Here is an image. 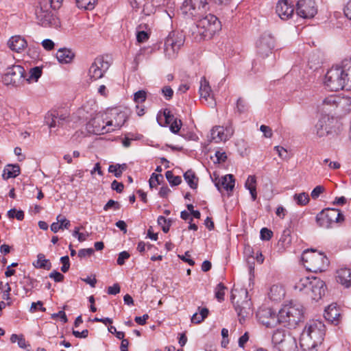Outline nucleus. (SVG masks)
Instances as JSON below:
<instances>
[{"instance_id":"obj_1","label":"nucleus","mask_w":351,"mask_h":351,"mask_svg":"<svg viewBox=\"0 0 351 351\" xmlns=\"http://www.w3.org/2000/svg\"><path fill=\"white\" fill-rule=\"evenodd\" d=\"M325 86L331 91L351 89V58L332 66L325 75Z\"/></svg>"},{"instance_id":"obj_2","label":"nucleus","mask_w":351,"mask_h":351,"mask_svg":"<svg viewBox=\"0 0 351 351\" xmlns=\"http://www.w3.org/2000/svg\"><path fill=\"white\" fill-rule=\"evenodd\" d=\"M325 325L319 320H311L306 323L300 337V345L303 351H314L321 345L325 336Z\"/></svg>"},{"instance_id":"obj_3","label":"nucleus","mask_w":351,"mask_h":351,"mask_svg":"<svg viewBox=\"0 0 351 351\" xmlns=\"http://www.w3.org/2000/svg\"><path fill=\"white\" fill-rule=\"evenodd\" d=\"M197 19L195 30L193 31V34L199 40L211 38L221 28V22L213 14H209Z\"/></svg>"},{"instance_id":"obj_4","label":"nucleus","mask_w":351,"mask_h":351,"mask_svg":"<svg viewBox=\"0 0 351 351\" xmlns=\"http://www.w3.org/2000/svg\"><path fill=\"white\" fill-rule=\"evenodd\" d=\"M295 289L304 291L312 300L318 301L325 294V282L319 278L305 277L295 285Z\"/></svg>"},{"instance_id":"obj_5","label":"nucleus","mask_w":351,"mask_h":351,"mask_svg":"<svg viewBox=\"0 0 351 351\" xmlns=\"http://www.w3.org/2000/svg\"><path fill=\"white\" fill-rule=\"evenodd\" d=\"M303 317V308L299 304L290 302L284 305L278 313V324L287 327H295Z\"/></svg>"},{"instance_id":"obj_6","label":"nucleus","mask_w":351,"mask_h":351,"mask_svg":"<svg viewBox=\"0 0 351 351\" xmlns=\"http://www.w3.org/2000/svg\"><path fill=\"white\" fill-rule=\"evenodd\" d=\"M209 10L208 0H185L180 11L186 19H197L204 16Z\"/></svg>"},{"instance_id":"obj_7","label":"nucleus","mask_w":351,"mask_h":351,"mask_svg":"<svg viewBox=\"0 0 351 351\" xmlns=\"http://www.w3.org/2000/svg\"><path fill=\"white\" fill-rule=\"evenodd\" d=\"M3 82L6 85L19 86L25 82V70L19 64L8 66L3 76Z\"/></svg>"},{"instance_id":"obj_8","label":"nucleus","mask_w":351,"mask_h":351,"mask_svg":"<svg viewBox=\"0 0 351 351\" xmlns=\"http://www.w3.org/2000/svg\"><path fill=\"white\" fill-rule=\"evenodd\" d=\"M184 43V36L182 32H171L165 42L164 51L165 56L169 59L175 58Z\"/></svg>"},{"instance_id":"obj_9","label":"nucleus","mask_w":351,"mask_h":351,"mask_svg":"<svg viewBox=\"0 0 351 351\" xmlns=\"http://www.w3.org/2000/svg\"><path fill=\"white\" fill-rule=\"evenodd\" d=\"M110 66V63L104 57L97 56L91 63L88 76L92 81L102 78Z\"/></svg>"},{"instance_id":"obj_10","label":"nucleus","mask_w":351,"mask_h":351,"mask_svg":"<svg viewBox=\"0 0 351 351\" xmlns=\"http://www.w3.org/2000/svg\"><path fill=\"white\" fill-rule=\"evenodd\" d=\"M275 39L270 34L265 33L261 36L256 43V49L257 56L261 58H265L274 48Z\"/></svg>"},{"instance_id":"obj_11","label":"nucleus","mask_w":351,"mask_h":351,"mask_svg":"<svg viewBox=\"0 0 351 351\" xmlns=\"http://www.w3.org/2000/svg\"><path fill=\"white\" fill-rule=\"evenodd\" d=\"M35 14L38 24L43 27H58L60 25L59 19L41 5L36 9Z\"/></svg>"},{"instance_id":"obj_12","label":"nucleus","mask_w":351,"mask_h":351,"mask_svg":"<svg viewBox=\"0 0 351 351\" xmlns=\"http://www.w3.org/2000/svg\"><path fill=\"white\" fill-rule=\"evenodd\" d=\"M86 128L89 132L95 134H103L111 132L109 125L104 121V114L101 112L97 113L86 125Z\"/></svg>"},{"instance_id":"obj_13","label":"nucleus","mask_w":351,"mask_h":351,"mask_svg":"<svg viewBox=\"0 0 351 351\" xmlns=\"http://www.w3.org/2000/svg\"><path fill=\"white\" fill-rule=\"evenodd\" d=\"M297 14L304 19H312L317 13V6L313 0H299L296 4Z\"/></svg>"},{"instance_id":"obj_14","label":"nucleus","mask_w":351,"mask_h":351,"mask_svg":"<svg viewBox=\"0 0 351 351\" xmlns=\"http://www.w3.org/2000/svg\"><path fill=\"white\" fill-rule=\"evenodd\" d=\"M335 119L329 117L320 119L315 125L316 134L319 137H324L332 134Z\"/></svg>"},{"instance_id":"obj_15","label":"nucleus","mask_w":351,"mask_h":351,"mask_svg":"<svg viewBox=\"0 0 351 351\" xmlns=\"http://www.w3.org/2000/svg\"><path fill=\"white\" fill-rule=\"evenodd\" d=\"M329 264L328 258L322 253H317L311 258L309 265H305L307 269L313 272H321L326 269Z\"/></svg>"},{"instance_id":"obj_16","label":"nucleus","mask_w":351,"mask_h":351,"mask_svg":"<svg viewBox=\"0 0 351 351\" xmlns=\"http://www.w3.org/2000/svg\"><path fill=\"white\" fill-rule=\"evenodd\" d=\"M256 316L260 322L267 327H274L278 324V315H276L270 308L260 309L257 312Z\"/></svg>"},{"instance_id":"obj_17","label":"nucleus","mask_w":351,"mask_h":351,"mask_svg":"<svg viewBox=\"0 0 351 351\" xmlns=\"http://www.w3.org/2000/svg\"><path fill=\"white\" fill-rule=\"evenodd\" d=\"M233 132L230 128H224L222 126L217 125L210 131V139L215 143L228 141L232 135Z\"/></svg>"},{"instance_id":"obj_18","label":"nucleus","mask_w":351,"mask_h":351,"mask_svg":"<svg viewBox=\"0 0 351 351\" xmlns=\"http://www.w3.org/2000/svg\"><path fill=\"white\" fill-rule=\"evenodd\" d=\"M276 12L282 20H288L294 13V6L287 0H280L276 7Z\"/></svg>"},{"instance_id":"obj_19","label":"nucleus","mask_w":351,"mask_h":351,"mask_svg":"<svg viewBox=\"0 0 351 351\" xmlns=\"http://www.w3.org/2000/svg\"><path fill=\"white\" fill-rule=\"evenodd\" d=\"M110 115L112 116V118L106 121V125H109V128L112 127L111 132L120 129L127 120V116L124 112L112 110Z\"/></svg>"},{"instance_id":"obj_20","label":"nucleus","mask_w":351,"mask_h":351,"mask_svg":"<svg viewBox=\"0 0 351 351\" xmlns=\"http://www.w3.org/2000/svg\"><path fill=\"white\" fill-rule=\"evenodd\" d=\"M235 311L239 317V322L242 323L245 321V317L252 315V302L250 300L243 301L241 304L238 302L234 305Z\"/></svg>"},{"instance_id":"obj_21","label":"nucleus","mask_w":351,"mask_h":351,"mask_svg":"<svg viewBox=\"0 0 351 351\" xmlns=\"http://www.w3.org/2000/svg\"><path fill=\"white\" fill-rule=\"evenodd\" d=\"M199 92L201 99L208 101V104L210 106L215 104L213 97L212 95L211 88L205 77H202L201 79Z\"/></svg>"},{"instance_id":"obj_22","label":"nucleus","mask_w":351,"mask_h":351,"mask_svg":"<svg viewBox=\"0 0 351 351\" xmlns=\"http://www.w3.org/2000/svg\"><path fill=\"white\" fill-rule=\"evenodd\" d=\"M315 219H344V217L339 209L327 208L319 212Z\"/></svg>"},{"instance_id":"obj_23","label":"nucleus","mask_w":351,"mask_h":351,"mask_svg":"<svg viewBox=\"0 0 351 351\" xmlns=\"http://www.w3.org/2000/svg\"><path fill=\"white\" fill-rule=\"evenodd\" d=\"M8 45L12 51L20 53L27 48V43L21 36H14L9 39Z\"/></svg>"},{"instance_id":"obj_24","label":"nucleus","mask_w":351,"mask_h":351,"mask_svg":"<svg viewBox=\"0 0 351 351\" xmlns=\"http://www.w3.org/2000/svg\"><path fill=\"white\" fill-rule=\"evenodd\" d=\"M324 316L327 321L335 325L338 324L341 313L337 304H331L326 308Z\"/></svg>"},{"instance_id":"obj_25","label":"nucleus","mask_w":351,"mask_h":351,"mask_svg":"<svg viewBox=\"0 0 351 351\" xmlns=\"http://www.w3.org/2000/svg\"><path fill=\"white\" fill-rule=\"evenodd\" d=\"M163 115L165 117V123L167 124H170V130L171 132L174 134H177L182 126V121L180 119H174L173 114H171V112L167 109L164 110Z\"/></svg>"},{"instance_id":"obj_26","label":"nucleus","mask_w":351,"mask_h":351,"mask_svg":"<svg viewBox=\"0 0 351 351\" xmlns=\"http://www.w3.org/2000/svg\"><path fill=\"white\" fill-rule=\"evenodd\" d=\"M337 280L346 288L351 287V269L341 268L337 271Z\"/></svg>"},{"instance_id":"obj_27","label":"nucleus","mask_w":351,"mask_h":351,"mask_svg":"<svg viewBox=\"0 0 351 351\" xmlns=\"http://www.w3.org/2000/svg\"><path fill=\"white\" fill-rule=\"evenodd\" d=\"M235 180L232 174H228L223 176L217 183L216 186L218 189H224L227 191H232L234 187Z\"/></svg>"},{"instance_id":"obj_28","label":"nucleus","mask_w":351,"mask_h":351,"mask_svg":"<svg viewBox=\"0 0 351 351\" xmlns=\"http://www.w3.org/2000/svg\"><path fill=\"white\" fill-rule=\"evenodd\" d=\"M75 57L74 53L67 48H61L56 53V58L61 64L70 63Z\"/></svg>"},{"instance_id":"obj_29","label":"nucleus","mask_w":351,"mask_h":351,"mask_svg":"<svg viewBox=\"0 0 351 351\" xmlns=\"http://www.w3.org/2000/svg\"><path fill=\"white\" fill-rule=\"evenodd\" d=\"M271 340L274 344L279 345L280 346V349L282 350L285 349V346L287 341L291 342L293 345L294 344V341L290 337L287 339L284 332L280 330H276L274 332Z\"/></svg>"},{"instance_id":"obj_30","label":"nucleus","mask_w":351,"mask_h":351,"mask_svg":"<svg viewBox=\"0 0 351 351\" xmlns=\"http://www.w3.org/2000/svg\"><path fill=\"white\" fill-rule=\"evenodd\" d=\"M285 291L281 285H274L270 288L269 297L274 301H279L284 298Z\"/></svg>"},{"instance_id":"obj_31","label":"nucleus","mask_w":351,"mask_h":351,"mask_svg":"<svg viewBox=\"0 0 351 351\" xmlns=\"http://www.w3.org/2000/svg\"><path fill=\"white\" fill-rule=\"evenodd\" d=\"M20 173V167L18 165H8L3 169L2 177L4 180L16 178Z\"/></svg>"},{"instance_id":"obj_32","label":"nucleus","mask_w":351,"mask_h":351,"mask_svg":"<svg viewBox=\"0 0 351 351\" xmlns=\"http://www.w3.org/2000/svg\"><path fill=\"white\" fill-rule=\"evenodd\" d=\"M342 99L336 95H330L323 100L324 108L329 110L330 108H337L341 102Z\"/></svg>"},{"instance_id":"obj_33","label":"nucleus","mask_w":351,"mask_h":351,"mask_svg":"<svg viewBox=\"0 0 351 351\" xmlns=\"http://www.w3.org/2000/svg\"><path fill=\"white\" fill-rule=\"evenodd\" d=\"M245 186L249 190L252 196V199L254 201L256 199V179L254 176H249L245 183Z\"/></svg>"},{"instance_id":"obj_34","label":"nucleus","mask_w":351,"mask_h":351,"mask_svg":"<svg viewBox=\"0 0 351 351\" xmlns=\"http://www.w3.org/2000/svg\"><path fill=\"white\" fill-rule=\"evenodd\" d=\"M34 266L36 268L44 269L49 270L51 268V263L49 259L45 258L43 254H38L37 255V261L33 263Z\"/></svg>"},{"instance_id":"obj_35","label":"nucleus","mask_w":351,"mask_h":351,"mask_svg":"<svg viewBox=\"0 0 351 351\" xmlns=\"http://www.w3.org/2000/svg\"><path fill=\"white\" fill-rule=\"evenodd\" d=\"M58 112H49L45 117V123L49 127V128H53L61 125L59 120L58 119Z\"/></svg>"},{"instance_id":"obj_36","label":"nucleus","mask_w":351,"mask_h":351,"mask_svg":"<svg viewBox=\"0 0 351 351\" xmlns=\"http://www.w3.org/2000/svg\"><path fill=\"white\" fill-rule=\"evenodd\" d=\"M42 75V69L38 66L32 68L29 71L28 76L25 75V82L31 83L32 82H37Z\"/></svg>"},{"instance_id":"obj_37","label":"nucleus","mask_w":351,"mask_h":351,"mask_svg":"<svg viewBox=\"0 0 351 351\" xmlns=\"http://www.w3.org/2000/svg\"><path fill=\"white\" fill-rule=\"evenodd\" d=\"M293 199L297 205L303 206H306L309 202L310 198L307 193L302 192L295 193L293 196Z\"/></svg>"},{"instance_id":"obj_38","label":"nucleus","mask_w":351,"mask_h":351,"mask_svg":"<svg viewBox=\"0 0 351 351\" xmlns=\"http://www.w3.org/2000/svg\"><path fill=\"white\" fill-rule=\"evenodd\" d=\"M184 178L191 189H196L197 186V178L192 170L186 171L184 174Z\"/></svg>"},{"instance_id":"obj_39","label":"nucleus","mask_w":351,"mask_h":351,"mask_svg":"<svg viewBox=\"0 0 351 351\" xmlns=\"http://www.w3.org/2000/svg\"><path fill=\"white\" fill-rule=\"evenodd\" d=\"M75 1L79 8L92 10L95 6L97 0H75Z\"/></svg>"},{"instance_id":"obj_40","label":"nucleus","mask_w":351,"mask_h":351,"mask_svg":"<svg viewBox=\"0 0 351 351\" xmlns=\"http://www.w3.org/2000/svg\"><path fill=\"white\" fill-rule=\"evenodd\" d=\"M341 221H316V223L319 228L324 230H329L338 228Z\"/></svg>"},{"instance_id":"obj_41","label":"nucleus","mask_w":351,"mask_h":351,"mask_svg":"<svg viewBox=\"0 0 351 351\" xmlns=\"http://www.w3.org/2000/svg\"><path fill=\"white\" fill-rule=\"evenodd\" d=\"M10 341L12 343L17 342L18 346L23 349H25L29 344L27 343L23 335L12 334L10 337Z\"/></svg>"},{"instance_id":"obj_42","label":"nucleus","mask_w":351,"mask_h":351,"mask_svg":"<svg viewBox=\"0 0 351 351\" xmlns=\"http://www.w3.org/2000/svg\"><path fill=\"white\" fill-rule=\"evenodd\" d=\"M226 287L222 283H219L215 289V296L219 302L224 300L225 290Z\"/></svg>"},{"instance_id":"obj_43","label":"nucleus","mask_w":351,"mask_h":351,"mask_svg":"<svg viewBox=\"0 0 351 351\" xmlns=\"http://www.w3.org/2000/svg\"><path fill=\"white\" fill-rule=\"evenodd\" d=\"M165 176L167 180L171 186H178L182 182L181 177L178 176H174L171 171H167L165 173Z\"/></svg>"},{"instance_id":"obj_44","label":"nucleus","mask_w":351,"mask_h":351,"mask_svg":"<svg viewBox=\"0 0 351 351\" xmlns=\"http://www.w3.org/2000/svg\"><path fill=\"white\" fill-rule=\"evenodd\" d=\"M316 254L317 253L312 249L304 250L302 254V261L304 265H309L311 262V258L314 257V255Z\"/></svg>"},{"instance_id":"obj_45","label":"nucleus","mask_w":351,"mask_h":351,"mask_svg":"<svg viewBox=\"0 0 351 351\" xmlns=\"http://www.w3.org/2000/svg\"><path fill=\"white\" fill-rule=\"evenodd\" d=\"M7 217L9 219H14L15 217L16 219H23L24 213L21 210H17L15 208H12L8 211Z\"/></svg>"},{"instance_id":"obj_46","label":"nucleus","mask_w":351,"mask_h":351,"mask_svg":"<svg viewBox=\"0 0 351 351\" xmlns=\"http://www.w3.org/2000/svg\"><path fill=\"white\" fill-rule=\"evenodd\" d=\"M24 283L25 284V287H24L25 292L27 293L30 291L34 287L35 283H36V280L30 277H25Z\"/></svg>"},{"instance_id":"obj_47","label":"nucleus","mask_w":351,"mask_h":351,"mask_svg":"<svg viewBox=\"0 0 351 351\" xmlns=\"http://www.w3.org/2000/svg\"><path fill=\"white\" fill-rule=\"evenodd\" d=\"M272 236L273 232L271 230L267 228H263L261 230L260 237L261 240L269 241L271 239Z\"/></svg>"},{"instance_id":"obj_48","label":"nucleus","mask_w":351,"mask_h":351,"mask_svg":"<svg viewBox=\"0 0 351 351\" xmlns=\"http://www.w3.org/2000/svg\"><path fill=\"white\" fill-rule=\"evenodd\" d=\"M237 110L239 114L243 113L247 110L246 102L242 99L239 98L237 101Z\"/></svg>"},{"instance_id":"obj_49","label":"nucleus","mask_w":351,"mask_h":351,"mask_svg":"<svg viewBox=\"0 0 351 351\" xmlns=\"http://www.w3.org/2000/svg\"><path fill=\"white\" fill-rule=\"evenodd\" d=\"M162 176L161 174H156L152 173L150 179H149V186L151 188L156 186L158 184H160V180L162 179Z\"/></svg>"},{"instance_id":"obj_50","label":"nucleus","mask_w":351,"mask_h":351,"mask_svg":"<svg viewBox=\"0 0 351 351\" xmlns=\"http://www.w3.org/2000/svg\"><path fill=\"white\" fill-rule=\"evenodd\" d=\"M274 149L277 152L279 157L284 160H288L290 156L288 154V152L286 149L281 146H276Z\"/></svg>"},{"instance_id":"obj_51","label":"nucleus","mask_w":351,"mask_h":351,"mask_svg":"<svg viewBox=\"0 0 351 351\" xmlns=\"http://www.w3.org/2000/svg\"><path fill=\"white\" fill-rule=\"evenodd\" d=\"M146 99V92L145 90H138L134 95V101L136 103L143 102Z\"/></svg>"},{"instance_id":"obj_52","label":"nucleus","mask_w":351,"mask_h":351,"mask_svg":"<svg viewBox=\"0 0 351 351\" xmlns=\"http://www.w3.org/2000/svg\"><path fill=\"white\" fill-rule=\"evenodd\" d=\"M94 252L95 250L93 248L81 249L78 251L77 255L80 258H82L87 256H90L94 254Z\"/></svg>"},{"instance_id":"obj_53","label":"nucleus","mask_w":351,"mask_h":351,"mask_svg":"<svg viewBox=\"0 0 351 351\" xmlns=\"http://www.w3.org/2000/svg\"><path fill=\"white\" fill-rule=\"evenodd\" d=\"M161 91H162V95H164V97H165V99L167 100L171 99L173 95V90L169 86H164L161 89Z\"/></svg>"},{"instance_id":"obj_54","label":"nucleus","mask_w":351,"mask_h":351,"mask_svg":"<svg viewBox=\"0 0 351 351\" xmlns=\"http://www.w3.org/2000/svg\"><path fill=\"white\" fill-rule=\"evenodd\" d=\"M215 156L216 157L217 163L224 162L227 159L226 153L222 150L216 151Z\"/></svg>"},{"instance_id":"obj_55","label":"nucleus","mask_w":351,"mask_h":351,"mask_svg":"<svg viewBox=\"0 0 351 351\" xmlns=\"http://www.w3.org/2000/svg\"><path fill=\"white\" fill-rule=\"evenodd\" d=\"M130 254L126 251H123L119 253L117 263L119 265H123L125 263V261L130 258Z\"/></svg>"},{"instance_id":"obj_56","label":"nucleus","mask_w":351,"mask_h":351,"mask_svg":"<svg viewBox=\"0 0 351 351\" xmlns=\"http://www.w3.org/2000/svg\"><path fill=\"white\" fill-rule=\"evenodd\" d=\"M60 261L62 263V266L61 267V271L64 273H66L70 267L69 263V258L68 256H64L60 258Z\"/></svg>"},{"instance_id":"obj_57","label":"nucleus","mask_w":351,"mask_h":351,"mask_svg":"<svg viewBox=\"0 0 351 351\" xmlns=\"http://www.w3.org/2000/svg\"><path fill=\"white\" fill-rule=\"evenodd\" d=\"M49 277L53 278L54 281L56 282H62L64 278V276L62 274L56 270L51 272L49 275Z\"/></svg>"},{"instance_id":"obj_58","label":"nucleus","mask_w":351,"mask_h":351,"mask_svg":"<svg viewBox=\"0 0 351 351\" xmlns=\"http://www.w3.org/2000/svg\"><path fill=\"white\" fill-rule=\"evenodd\" d=\"M43 48L47 51H51L54 48L55 43L51 39H45L41 43Z\"/></svg>"},{"instance_id":"obj_59","label":"nucleus","mask_w":351,"mask_h":351,"mask_svg":"<svg viewBox=\"0 0 351 351\" xmlns=\"http://www.w3.org/2000/svg\"><path fill=\"white\" fill-rule=\"evenodd\" d=\"M324 191V188L322 186H315L311 191V195L313 199H317Z\"/></svg>"},{"instance_id":"obj_60","label":"nucleus","mask_w":351,"mask_h":351,"mask_svg":"<svg viewBox=\"0 0 351 351\" xmlns=\"http://www.w3.org/2000/svg\"><path fill=\"white\" fill-rule=\"evenodd\" d=\"M38 306H39V310L40 311H46V308L43 306V302L41 301H38L37 302H32L30 307V311L32 313L36 312L38 310Z\"/></svg>"},{"instance_id":"obj_61","label":"nucleus","mask_w":351,"mask_h":351,"mask_svg":"<svg viewBox=\"0 0 351 351\" xmlns=\"http://www.w3.org/2000/svg\"><path fill=\"white\" fill-rule=\"evenodd\" d=\"M111 188L112 190H114L117 193H120L123 191L124 185L122 182H119L117 180H114L111 183Z\"/></svg>"},{"instance_id":"obj_62","label":"nucleus","mask_w":351,"mask_h":351,"mask_svg":"<svg viewBox=\"0 0 351 351\" xmlns=\"http://www.w3.org/2000/svg\"><path fill=\"white\" fill-rule=\"evenodd\" d=\"M65 221H57L51 225V230L57 232L60 230H63V222Z\"/></svg>"},{"instance_id":"obj_63","label":"nucleus","mask_w":351,"mask_h":351,"mask_svg":"<svg viewBox=\"0 0 351 351\" xmlns=\"http://www.w3.org/2000/svg\"><path fill=\"white\" fill-rule=\"evenodd\" d=\"M147 237L153 241H156L158 239V232H155L152 226H150L147 230Z\"/></svg>"},{"instance_id":"obj_64","label":"nucleus","mask_w":351,"mask_h":351,"mask_svg":"<svg viewBox=\"0 0 351 351\" xmlns=\"http://www.w3.org/2000/svg\"><path fill=\"white\" fill-rule=\"evenodd\" d=\"M149 38L148 34L145 31H140L136 34V40L138 43H143Z\"/></svg>"}]
</instances>
